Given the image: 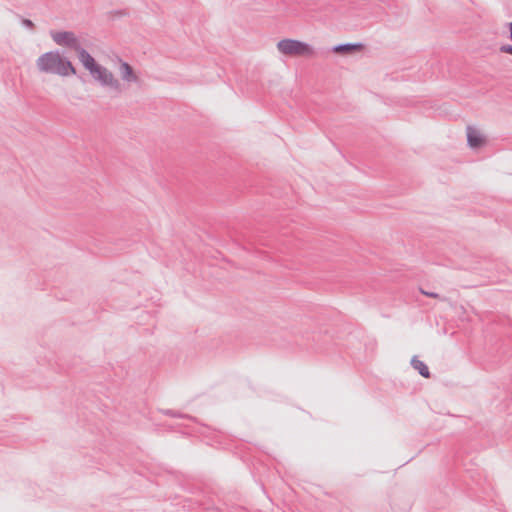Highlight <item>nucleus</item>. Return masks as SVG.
<instances>
[{"instance_id":"f257e3e1","label":"nucleus","mask_w":512,"mask_h":512,"mask_svg":"<svg viewBox=\"0 0 512 512\" xmlns=\"http://www.w3.org/2000/svg\"><path fill=\"white\" fill-rule=\"evenodd\" d=\"M36 66L40 72L46 74H54L61 77L76 74V69L72 62L68 58L63 57L58 50L42 54L36 60Z\"/></svg>"},{"instance_id":"f03ea898","label":"nucleus","mask_w":512,"mask_h":512,"mask_svg":"<svg viewBox=\"0 0 512 512\" xmlns=\"http://www.w3.org/2000/svg\"><path fill=\"white\" fill-rule=\"evenodd\" d=\"M279 52L287 56H307L314 55L313 48L300 40L283 39L277 43Z\"/></svg>"},{"instance_id":"7ed1b4c3","label":"nucleus","mask_w":512,"mask_h":512,"mask_svg":"<svg viewBox=\"0 0 512 512\" xmlns=\"http://www.w3.org/2000/svg\"><path fill=\"white\" fill-rule=\"evenodd\" d=\"M91 75L101 84V86L109 87L118 94L123 91L120 81L116 79L113 73L106 67L99 65Z\"/></svg>"},{"instance_id":"20e7f679","label":"nucleus","mask_w":512,"mask_h":512,"mask_svg":"<svg viewBox=\"0 0 512 512\" xmlns=\"http://www.w3.org/2000/svg\"><path fill=\"white\" fill-rule=\"evenodd\" d=\"M50 36L57 45L68 47L74 51L81 46L79 40L71 31L51 30Z\"/></svg>"},{"instance_id":"39448f33","label":"nucleus","mask_w":512,"mask_h":512,"mask_svg":"<svg viewBox=\"0 0 512 512\" xmlns=\"http://www.w3.org/2000/svg\"><path fill=\"white\" fill-rule=\"evenodd\" d=\"M76 52L78 53V58L80 62L83 64L85 69H87L90 74L93 73L99 66V64L95 61V59L90 55V53L84 49L82 46H80Z\"/></svg>"},{"instance_id":"423d86ee","label":"nucleus","mask_w":512,"mask_h":512,"mask_svg":"<svg viewBox=\"0 0 512 512\" xmlns=\"http://www.w3.org/2000/svg\"><path fill=\"white\" fill-rule=\"evenodd\" d=\"M119 72L123 81H126L128 83H136L139 81V77L135 74L133 67L129 63L122 61L121 59Z\"/></svg>"},{"instance_id":"0eeeda50","label":"nucleus","mask_w":512,"mask_h":512,"mask_svg":"<svg viewBox=\"0 0 512 512\" xmlns=\"http://www.w3.org/2000/svg\"><path fill=\"white\" fill-rule=\"evenodd\" d=\"M467 142L471 148H479L485 143V138L478 130L467 126Z\"/></svg>"},{"instance_id":"6e6552de","label":"nucleus","mask_w":512,"mask_h":512,"mask_svg":"<svg viewBox=\"0 0 512 512\" xmlns=\"http://www.w3.org/2000/svg\"><path fill=\"white\" fill-rule=\"evenodd\" d=\"M362 43H345V44H339L332 48V51L334 53L339 54H351L356 51H360L363 49Z\"/></svg>"},{"instance_id":"1a4fd4ad","label":"nucleus","mask_w":512,"mask_h":512,"mask_svg":"<svg viewBox=\"0 0 512 512\" xmlns=\"http://www.w3.org/2000/svg\"><path fill=\"white\" fill-rule=\"evenodd\" d=\"M412 367L419 372V374L424 378L430 377V371L427 367V365L419 360L416 356H414L411 360Z\"/></svg>"},{"instance_id":"9d476101","label":"nucleus","mask_w":512,"mask_h":512,"mask_svg":"<svg viewBox=\"0 0 512 512\" xmlns=\"http://www.w3.org/2000/svg\"><path fill=\"white\" fill-rule=\"evenodd\" d=\"M163 413L165 415H168L170 417H175V418H186L187 416L186 415H183L175 410H172V409H167V410H163Z\"/></svg>"},{"instance_id":"9b49d317","label":"nucleus","mask_w":512,"mask_h":512,"mask_svg":"<svg viewBox=\"0 0 512 512\" xmlns=\"http://www.w3.org/2000/svg\"><path fill=\"white\" fill-rule=\"evenodd\" d=\"M499 50L502 53L512 55V45H510V44H505V45L500 46Z\"/></svg>"},{"instance_id":"f8f14e48","label":"nucleus","mask_w":512,"mask_h":512,"mask_svg":"<svg viewBox=\"0 0 512 512\" xmlns=\"http://www.w3.org/2000/svg\"><path fill=\"white\" fill-rule=\"evenodd\" d=\"M21 22H22V24H23L25 27H27V28H29V29H31V30H33V29L35 28L34 23H33L30 19L23 18V19L21 20Z\"/></svg>"},{"instance_id":"ddd939ff","label":"nucleus","mask_w":512,"mask_h":512,"mask_svg":"<svg viewBox=\"0 0 512 512\" xmlns=\"http://www.w3.org/2000/svg\"><path fill=\"white\" fill-rule=\"evenodd\" d=\"M420 292L425 295V296H428V297H431V298H441L439 294L435 293V292H428V291H425L423 289H420Z\"/></svg>"},{"instance_id":"4468645a","label":"nucleus","mask_w":512,"mask_h":512,"mask_svg":"<svg viewBox=\"0 0 512 512\" xmlns=\"http://www.w3.org/2000/svg\"><path fill=\"white\" fill-rule=\"evenodd\" d=\"M508 30H509V38L512 41V22H509L507 24Z\"/></svg>"}]
</instances>
